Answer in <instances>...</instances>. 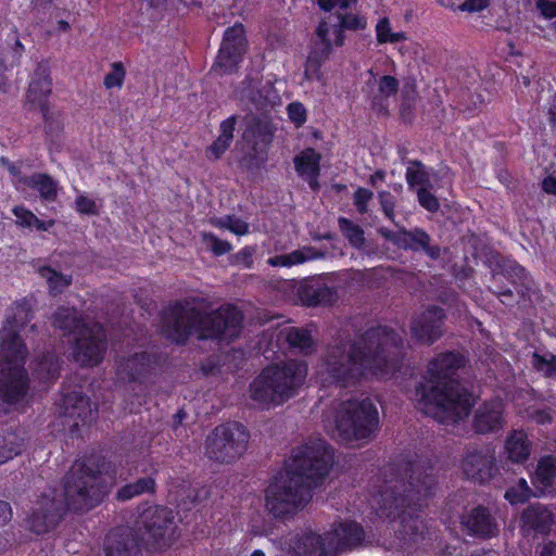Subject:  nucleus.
Here are the masks:
<instances>
[{"instance_id":"obj_1","label":"nucleus","mask_w":556,"mask_h":556,"mask_svg":"<svg viewBox=\"0 0 556 556\" xmlns=\"http://www.w3.org/2000/svg\"><path fill=\"white\" fill-rule=\"evenodd\" d=\"M115 465L100 450L74 462L62 479L63 498L43 493L26 518L27 529L38 535L53 531L67 513L84 514L109 496L104 475L115 473Z\"/></svg>"},{"instance_id":"obj_2","label":"nucleus","mask_w":556,"mask_h":556,"mask_svg":"<svg viewBox=\"0 0 556 556\" xmlns=\"http://www.w3.org/2000/svg\"><path fill=\"white\" fill-rule=\"evenodd\" d=\"M403 338L389 326L369 327L355 340L327 351L325 370L340 388L354 387L367 377L383 378L401 364Z\"/></svg>"},{"instance_id":"obj_3","label":"nucleus","mask_w":556,"mask_h":556,"mask_svg":"<svg viewBox=\"0 0 556 556\" xmlns=\"http://www.w3.org/2000/svg\"><path fill=\"white\" fill-rule=\"evenodd\" d=\"M334 462L333 447L317 439L293 451L285 473L276 475L265 490V508L275 519L293 517L313 497Z\"/></svg>"},{"instance_id":"obj_4","label":"nucleus","mask_w":556,"mask_h":556,"mask_svg":"<svg viewBox=\"0 0 556 556\" xmlns=\"http://www.w3.org/2000/svg\"><path fill=\"white\" fill-rule=\"evenodd\" d=\"M205 298L176 300L161 314V333L170 343L185 346L192 336L199 341L230 343L239 338L243 314L235 304H223L205 311L194 305L206 304Z\"/></svg>"},{"instance_id":"obj_5","label":"nucleus","mask_w":556,"mask_h":556,"mask_svg":"<svg viewBox=\"0 0 556 556\" xmlns=\"http://www.w3.org/2000/svg\"><path fill=\"white\" fill-rule=\"evenodd\" d=\"M465 357L455 351L437 354L427 366V377L415 386L419 408L440 424L465 420L476 404L472 393L455 379Z\"/></svg>"},{"instance_id":"obj_6","label":"nucleus","mask_w":556,"mask_h":556,"mask_svg":"<svg viewBox=\"0 0 556 556\" xmlns=\"http://www.w3.org/2000/svg\"><path fill=\"white\" fill-rule=\"evenodd\" d=\"M384 475L391 478L380 491L381 508L389 510V516L418 518L434 494L433 466L429 462L399 460L390 464Z\"/></svg>"},{"instance_id":"obj_7","label":"nucleus","mask_w":556,"mask_h":556,"mask_svg":"<svg viewBox=\"0 0 556 556\" xmlns=\"http://www.w3.org/2000/svg\"><path fill=\"white\" fill-rule=\"evenodd\" d=\"M306 376L307 365L303 362L289 359L268 365L250 383V396L263 408L281 405L296 394Z\"/></svg>"},{"instance_id":"obj_8","label":"nucleus","mask_w":556,"mask_h":556,"mask_svg":"<svg viewBox=\"0 0 556 556\" xmlns=\"http://www.w3.org/2000/svg\"><path fill=\"white\" fill-rule=\"evenodd\" d=\"M334 422L338 435L343 442L369 439L380 425L377 406L369 397L341 403Z\"/></svg>"},{"instance_id":"obj_9","label":"nucleus","mask_w":556,"mask_h":556,"mask_svg":"<svg viewBox=\"0 0 556 556\" xmlns=\"http://www.w3.org/2000/svg\"><path fill=\"white\" fill-rule=\"evenodd\" d=\"M168 364V355L159 349L134 352L122 357L116 366L118 379L139 386L155 384Z\"/></svg>"},{"instance_id":"obj_10","label":"nucleus","mask_w":556,"mask_h":556,"mask_svg":"<svg viewBox=\"0 0 556 556\" xmlns=\"http://www.w3.org/2000/svg\"><path fill=\"white\" fill-rule=\"evenodd\" d=\"M250 433L238 421H228L216 426L205 440L206 456L220 464H231L240 458L248 448Z\"/></svg>"},{"instance_id":"obj_11","label":"nucleus","mask_w":556,"mask_h":556,"mask_svg":"<svg viewBox=\"0 0 556 556\" xmlns=\"http://www.w3.org/2000/svg\"><path fill=\"white\" fill-rule=\"evenodd\" d=\"M140 529L147 546L154 552L169 548L179 533L173 510L163 505H150L139 515Z\"/></svg>"},{"instance_id":"obj_12","label":"nucleus","mask_w":556,"mask_h":556,"mask_svg":"<svg viewBox=\"0 0 556 556\" xmlns=\"http://www.w3.org/2000/svg\"><path fill=\"white\" fill-rule=\"evenodd\" d=\"M276 127L268 114L262 113L247 118L243 139L249 144V151L241 160L243 167L257 170L267 163Z\"/></svg>"},{"instance_id":"obj_13","label":"nucleus","mask_w":556,"mask_h":556,"mask_svg":"<svg viewBox=\"0 0 556 556\" xmlns=\"http://www.w3.org/2000/svg\"><path fill=\"white\" fill-rule=\"evenodd\" d=\"M108 351V334L101 324L84 325L71 344L72 359L83 368L100 365Z\"/></svg>"},{"instance_id":"obj_14","label":"nucleus","mask_w":556,"mask_h":556,"mask_svg":"<svg viewBox=\"0 0 556 556\" xmlns=\"http://www.w3.org/2000/svg\"><path fill=\"white\" fill-rule=\"evenodd\" d=\"M247 49L248 39L243 25L237 23L227 27L212 71L220 76L236 73L243 61Z\"/></svg>"},{"instance_id":"obj_15","label":"nucleus","mask_w":556,"mask_h":556,"mask_svg":"<svg viewBox=\"0 0 556 556\" xmlns=\"http://www.w3.org/2000/svg\"><path fill=\"white\" fill-rule=\"evenodd\" d=\"M491 290L505 306H515L528 296L527 270L516 262L509 264L501 273L492 275Z\"/></svg>"},{"instance_id":"obj_16","label":"nucleus","mask_w":556,"mask_h":556,"mask_svg":"<svg viewBox=\"0 0 556 556\" xmlns=\"http://www.w3.org/2000/svg\"><path fill=\"white\" fill-rule=\"evenodd\" d=\"M382 236L399 249L412 252H424L430 260L437 261L441 256L439 244H432L430 235L420 227L413 229L401 228L397 231H382Z\"/></svg>"},{"instance_id":"obj_17","label":"nucleus","mask_w":556,"mask_h":556,"mask_svg":"<svg viewBox=\"0 0 556 556\" xmlns=\"http://www.w3.org/2000/svg\"><path fill=\"white\" fill-rule=\"evenodd\" d=\"M459 523L467 535L480 540H489L500 533L495 515L482 504L464 510L459 516Z\"/></svg>"},{"instance_id":"obj_18","label":"nucleus","mask_w":556,"mask_h":556,"mask_svg":"<svg viewBox=\"0 0 556 556\" xmlns=\"http://www.w3.org/2000/svg\"><path fill=\"white\" fill-rule=\"evenodd\" d=\"M30 389V379L23 364L0 367V401L5 405L22 402Z\"/></svg>"},{"instance_id":"obj_19","label":"nucleus","mask_w":556,"mask_h":556,"mask_svg":"<svg viewBox=\"0 0 556 556\" xmlns=\"http://www.w3.org/2000/svg\"><path fill=\"white\" fill-rule=\"evenodd\" d=\"M462 470L470 481L479 484L489 482L496 472L494 451L469 447L462 459Z\"/></svg>"},{"instance_id":"obj_20","label":"nucleus","mask_w":556,"mask_h":556,"mask_svg":"<svg viewBox=\"0 0 556 556\" xmlns=\"http://www.w3.org/2000/svg\"><path fill=\"white\" fill-rule=\"evenodd\" d=\"M240 97L242 100L249 101L257 110L274 106L280 100L275 88V81L271 79L264 81L260 72L245 75L241 81Z\"/></svg>"},{"instance_id":"obj_21","label":"nucleus","mask_w":556,"mask_h":556,"mask_svg":"<svg viewBox=\"0 0 556 556\" xmlns=\"http://www.w3.org/2000/svg\"><path fill=\"white\" fill-rule=\"evenodd\" d=\"M52 90V79L48 62H39L30 77L26 93L27 102L37 106L45 121L49 119L50 105L49 96Z\"/></svg>"},{"instance_id":"obj_22","label":"nucleus","mask_w":556,"mask_h":556,"mask_svg":"<svg viewBox=\"0 0 556 556\" xmlns=\"http://www.w3.org/2000/svg\"><path fill=\"white\" fill-rule=\"evenodd\" d=\"M445 311L438 305L428 306L412 323V336L419 342L432 344L442 336V326L445 319Z\"/></svg>"},{"instance_id":"obj_23","label":"nucleus","mask_w":556,"mask_h":556,"mask_svg":"<svg viewBox=\"0 0 556 556\" xmlns=\"http://www.w3.org/2000/svg\"><path fill=\"white\" fill-rule=\"evenodd\" d=\"M59 413L72 420L68 425L72 431L79 426H86L91 421L92 416L90 399L79 391L67 392L59 403Z\"/></svg>"},{"instance_id":"obj_24","label":"nucleus","mask_w":556,"mask_h":556,"mask_svg":"<svg viewBox=\"0 0 556 556\" xmlns=\"http://www.w3.org/2000/svg\"><path fill=\"white\" fill-rule=\"evenodd\" d=\"M504 424V406L496 400L483 402L472 417V429L478 434L497 433Z\"/></svg>"},{"instance_id":"obj_25","label":"nucleus","mask_w":556,"mask_h":556,"mask_svg":"<svg viewBox=\"0 0 556 556\" xmlns=\"http://www.w3.org/2000/svg\"><path fill=\"white\" fill-rule=\"evenodd\" d=\"M554 523V515L540 503L529 505L520 515V531L522 535H547Z\"/></svg>"},{"instance_id":"obj_26","label":"nucleus","mask_w":556,"mask_h":556,"mask_svg":"<svg viewBox=\"0 0 556 556\" xmlns=\"http://www.w3.org/2000/svg\"><path fill=\"white\" fill-rule=\"evenodd\" d=\"M26 344L16 329H9L3 326L0 329V367L25 366Z\"/></svg>"},{"instance_id":"obj_27","label":"nucleus","mask_w":556,"mask_h":556,"mask_svg":"<svg viewBox=\"0 0 556 556\" xmlns=\"http://www.w3.org/2000/svg\"><path fill=\"white\" fill-rule=\"evenodd\" d=\"M321 154L314 148H305L293 157L295 173L307 182L312 191L320 189Z\"/></svg>"},{"instance_id":"obj_28","label":"nucleus","mask_w":556,"mask_h":556,"mask_svg":"<svg viewBox=\"0 0 556 556\" xmlns=\"http://www.w3.org/2000/svg\"><path fill=\"white\" fill-rule=\"evenodd\" d=\"M298 295L303 305L307 307L331 306L338 300L337 289L320 281L301 285L298 289Z\"/></svg>"},{"instance_id":"obj_29","label":"nucleus","mask_w":556,"mask_h":556,"mask_svg":"<svg viewBox=\"0 0 556 556\" xmlns=\"http://www.w3.org/2000/svg\"><path fill=\"white\" fill-rule=\"evenodd\" d=\"M105 556H142L138 538L128 530L112 532L104 546Z\"/></svg>"},{"instance_id":"obj_30","label":"nucleus","mask_w":556,"mask_h":556,"mask_svg":"<svg viewBox=\"0 0 556 556\" xmlns=\"http://www.w3.org/2000/svg\"><path fill=\"white\" fill-rule=\"evenodd\" d=\"M338 546L342 548H353L362 544L365 539V531L358 522L354 520L340 521L332 530Z\"/></svg>"},{"instance_id":"obj_31","label":"nucleus","mask_w":556,"mask_h":556,"mask_svg":"<svg viewBox=\"0 0 556 556\" xmlns=\"http://www.w3.org/2000/svg\"><path fill=\"white\" fill-rule=\"evenodd\" d=\"M532 448L528 434L523 430H513L506 438L505 451L510 462L523 464L528 460Z\"/></svg>"},{"instance_id":"obj_32","label":"nucleus","mask_w":556,"mask_h":556,"mask_svg":"<svg viewBox=\"0 0 556 556\" xmlns=\"http://www.w3.org/2000/svg\"><path fill=\"white\" fill-rule=\"evenodd\" d=\"M156 490L157 484L154 477H140L118 488L114 494V498L117 502H127L143 494L154 495Z\"/></svg>"},{"instance_id":"obj_33","label":"nucleus","mask_w":556,"mask_h":556,"mask_svg":"<svg viewBox=\"0 0 556 556\" xmlns=\"http://www.w3.org/2000/svg\"><path fill=\"white\" fill-rule=\"evenodd\" d=\"M333 51V47L314 45L311 51L308 52L305 68H304V78L306 80H317L320 81L324 77L321 67L329 60L331 53Z\"/></svg>"},{"instance_id":"obj_34","label":"nucleus","mask_w":556,"mask_h":556,"mask_svg":"<svg viewBox=\"0 0 556 556\" xmlns=\"http://www.w3.org/2000/svg\"><path fill=\"white\" fill-rule=\"evenodd\" d=\"M20 181L30 189L37 190L45 201H54L58 195V181L46 173H34L22 176Z\"/></svg>"},{"instance_id":"obj_35","label":"nucleus","mask_w":556,"mask_h":556,"mask_svg":"<svg viewBox=\"0 0 556 556\" xmlns=\"http://www.w3.org/2000/svg\"><path fill=\"white\" fill-rule=\"evenodd\" d=\"M556 478V457L554 455L542 456L531 476L533 486L540 492L545 491L554 484Z\"/></svg>"},{"instance_id":"obj_36","label":"nucleus","mask_w":556,"mask_h":556,"mask_svg":"<svg viewBox=\"0 0 556 556\" xmlns=\"http://www.w3.org/2000/svg\"><path fill=\"white\" fill-rule=\"evenodd\" d=\"M61 359L53 354H46L34 368V376L42 383H54L60 377Z\"/></svg>"},{"instance_id":"obj_37","label":"nucleus","mask_w":556,"mask_h":556,"mask_svg":"<svg viewBox=\"0 0 556 556\" xmlns=\"http://www.w3.org/2000/svg\"><path fill=\"white\" fill-rule=\"evenodd\" d=\"M33 317L34 313L30 303L28 300L23 299L13 304L3 326H7L9 329H16L20 332Z\"/></svg>"},{"instance_id":"obj_38","label":"nucleus","mask_w":556,"mask_h":556,"mask_svg":"<svg viewBox=\"0 0 556 556\" xmlns=\"http://www.w3.org/2000/svg\"><path fill=\"white\" fill-rule=\"evenodd\" d=\"M15 216V224L21 228L33 229L38 231H48L54 225V219L42 220L39 219L29 208L24 205H15L12 208Z\"/></svg>"},{"instance_id":"obj_39","label":"nucleus","mask_w":556,"mask_h":556,"mask_svg":"<svg viewBox=\"0 0 556 556\" xmlns=\"http://www.w3.org/2000/svg\"><path fill=\"white\" fill-rule=\"evenodd\" d=\"M52 323L55 328L75 334L87 325L76 309L68 307H59L53 314Z\"/></svg>"},{"instance_id":"obj_40","label":"nucleus","mask_w":556,"mask_h":556,"mask_svg":"<svg viewBox=\"0 0 556 556\" xmlns=\"http://www.w3.org/2000/svg\"><path fill=\"white\" fill-rule=\"evenodd\" d=\"M40 277L47 280L49 293L52 296L61 294L67 287L72 285V276L63 275L51 266L45 265L39 267Z\"/></svg>"},{"instance_id":"obj_41","label":"nucleus","mask_w":556,"mask_h":556,"mask_svg":"<svg viewBox=\"0 0 556 556\" xmlns=\"http://www.w3.org/2000/svg\"><path fill=\"white\" fill-rule=\"evenodd\" d=\"M405 172L406 182L409 188L433 187L430 180V173L426 165L419 160H408Z\"/></svg>"},{"instance_id":"obj_42","label":"nucleus","mask_w":556,"mask_h":556,"mask_svg":"<svg viewBox=\"0 0 556 556\" xmlns=\"http://www.w3.org/2000/svg\"><path fill=\"white\" fill-rule=\"evenodd\" d=\"M338 225L343 237L353 248L361 249L365 244L364 229L346 217H339Z\"/></svg>"},{"instance_id":"obj_43","label":"nucleus","mask_w":556,"mask_h":556,"mask_svg":"<svg viewBox=\"0 0 556 556\" xmlns=\"http://www.w3.org/2000/svg\"><path fill=\"white\" fill-rule=\"evenodd\" d=\"M532 495L533 492L528 485L527 480L520 478L515 485L505 491L504 497L509 504L517 505L528 502Z\"/></svg>"},{"instance_id":"obj_44","label":"nucleus","mask_w":556,"mask_h":556,"mask_svg":"<svg viewBox=\"0 0 556 556\" xmlns=\"http://www.w3.org/2000/svg\"><path fill=\"white\" fill-rule=\"evenodd\" d=\"M286 341L291 348L302 351L309 350L313 346L311 331L304 328L291 327L287 330Z\"/></svg>"},{"instance_id":"obj_45","label":"nucleus","mask_w":556,"mask_h":556,"mask_svg":"<svg viewBox=\"0 0 556 556\" xmlns=\"http://www.w3.org/2000/svg\"><path fill=\"white\" fill-rule=\"evenodd\" d=\"M126 78V67L122 61L111 63L110 71L103 78V86L110 90L113 88L121 89Z\"/></svg>"},{"instance_id":"obj_46","label":"nucleus","mask_w":556,"mask_h":556,"mask_svg":"<svg viewBox=\"0 0 556 556\" xmlns=\"http://www.w3.org/2000/svg\"><path fill=\"white\" fill-rule=\"evenodd\" d=\"M23 452V443L17 439L9 440L3 438L0 440V465L8 463Z\"/></svg>"},{"instance_id":"obj_47","label":"nucleus","mask_w":556,"mask_h":556,"mask_svg":"<svg viewBox=\"0 0 556 556\" xmlns=\"http://www.w3.org/2000/svg\"><path fill=\"white\" fill-rule=\"evenodd\" d=\"M533 367L544 374L545 377L556 378V355L551 354L549 358L539 353H533Z\"/></svg>"},{"instance_id":"obj_48","label":"nucleus","mask_w":556,"mask_h":556,"mask_svg":"<svg viewBox=\"0 0 556 556\" xmlns=\"http://www.w3.org/2000/svg\"><path fill=\"white\" fill-rule=\"evenodd\" d=\"M339 24L345 30H364L367 27V20L365 16L355 13H340L338 14Z\"/></svg>"},{"instance_id":"obj_49","label":"nucleus","mask_w":556,"mask_h":556,"mask_svg":"<svg viewBox=\"0 0 556 556\" xmlns=\"http://www.w3.org/2000/svg\"><path fill=\"white\" fill-rule=\"evenodd\" d=\"M203 241L210 247L215 256H223L232 250L230 242L219 239L213 232H204L202 235Z\"/></svg>"},{"instance_id":"obj_50","label":"nucleus","mask_w":556,"mask_h":556,"mask_svg":"<svg viewBox=\"0 0 556 556\" xmlns=\"http://www.w3.org/2000/svg\"><path fill=\"white\" fill-rule=\"evenodd\" d=\"M433 187L418 188L417 200L419 205L429 213H437L440 210V202L438 198L431 192Z\"/></svg>"},{"instance_id":"obj_51","label":"nucleus","mask_w":556,"mask_h":556,"mask_svg":"<svg viewBox=\"0 0 556 556\" xmlns=\"http://www.w3.org/2000/svg\"><path fill=\"white\" fill-rule=\"evenodd\" d=\"M400 83L396 77L383 75L378 80V92L381 97L390 98L399 91Z\"/></svg>"},{"instance_id":"obj_52","label":"nucleus","mask_w":556,"mask_h":556,"mask_svg":"<svg viewBox=\"0 0 556 556\" xmlns=\"http://www.w3.org/2000/svg\"><path fill=\"white\" fill-rule=\"evenodd\" d=\"M216 225L230 230L237 236H244L249 232L248 223L236 216H227L226 220H219Z\"/></svg>"},{"instance_id":"obj_53","label":"nucleus","mask_w":556,"mask_h":556,"mask_svg":"<svg viewBox=\"0 0 556 556\" xmlns=\"http://www.w3.org/2000/svg\"><path fill=\"white\" fill-rule=\"evenodd\" d=\"M374 192L367 188L358 187L353 195L354 205L359 214L368 212V203L372 199Z\"/></svg>"},{"instance_id":"obj_54","label":"nucleus","mask_w":556,"mask_h":556,"mask_svg":"<svg viewBox=\"0 0 556 556\" xmlns=\"http://www.w3.org/2000/svg\"><path fill=\"white\" fill-rule=\"evenodd\" d=\"M75 210L81 215L96 216L99 215V208L93 199H90L84 194L76 197Z\"/></svg>"},{"instance_id":"obj_55","label":"nucleus","mask_w":556,"mask_h":556,"mask_svg":"<svg viewBox=\"0 0 556 556\" xmlns=\"http://www.w3.org/2000/svg\"><path fill=\"white\" fill-rule=\"evenodd\" d=\"M379 203L381 206V211L383 212L384 216L391 220L394 222L395 214V198L390 191H380L378 193Z\"/></svg>"},{"instance_id":"obj_56","label":"nucleus","mask_w":556,"mask_h":556,"mask_svg":"<svg viewBox=\"0 0 556 556\" xmlns=\"http://www.w3.org/2000/svg\"><path fill=\"white\" fill-rule=\"evenodd\" d=\"M308 260H311V257L305 256L302 251L295 250L287 255L277 256L275 260H270V264L281 265V266H292V265L302 264Z\"/></svg>"},{"instance_id":"obj_57","label":"nucleus","mask_w":556,"mask_h":556,"mask_svg":"<svg viewBox=\"0 0 556 556\" xmlns=\"http://www.w3.org/2000/svg\"><path fill=\"white\" fill-rule=\"evenodd\" d=\"M290 121L296 126L301 127L307 119L305 106L301 102H291L287 108Z\"/></svg>"},{"instance_id":"obj_58","label":"nucleus","mask_w":556,"mask_h":556,"mask_svg":"<svg viewBox=\"0 0 556 556\" xmlns=\"http://www.w3.org/2000/svg\"><path fill=\"white\" fill-rule=\"evenodd\" d=\"M232 141L226 140L223 137H217L211 146L206 149V156L211 160H218L223 156V154L229 149Z\"/></svg>"},{"instance_id":"obj_59","label":"nucleus","mask_w":556,"mask_h":556,"mask_svg":"<svg viewBox=\"0 0 556 556\" xmlns=\"http://www.w3.org/2000/svg\"><path fill=\"white\" fill-rule=\"evenodd\" d=\"M392 36V29L390 20L382 17L376 24V39L379 45L389 43L390 37Z\"/></svg>"},{"instance_id":"obj_60","label":"nucleus","mask_w":556,"mask_h":556,"mask_svg":"<svg viewBox=\"0 0 556 556\" xmlns=\"http://www.w3.org/2000/svg\"><path fill=\"white\" fill-rule=\"evenodd\" d=\"M490 5V0H465L458 5V10L462 12H481Z\"/></svg>"},{"instance_id":"obj_61","label":"nucleus","mask_w":556,"mask_h":556,"mask_svg":"<svg viewBox=\"0 0 556 556\" xmlns=\"http://www.w3.org/2000/svg\"><path fill=\"white\" fill-rule=\"evenodd\" d=\"M535 8L547 20L556 17V2L552 0H535Z\"/></svg>"},{"instance_id":"obj_62","label":"nucleus","mask_w":556,"mask_h":556,"mask_svg":"<svg viewBox=\"0 0 556 556\" xmlns=\"http://www.w3.org/2000/svg\"><path fill=\"white\" fill-rule=\"evenodd\" d=\"M236 125H237V116L236 115H231L228 118L224 119L219 126V131H220L219 137H223L226 140L232 141Z\"/></svg>"},{"instance_id":"obj_63","label":"nucleus","mask_w":556,"mask_h":556,"mask_svg":"<svg viewBox=\"0 0 556 556\" xmlns=\"http://www.w3.org/2000/svg\"><path fill=\"white\" fill-rule=\"evenodd\" d=\"M301 545H303L304 548L309 546L313 551H317L323 548L324 543L319 534L309 531L302 536Z\"/></svg>"},{"instance_id":"obj_64","label":"nucleus","mask_w":556,"mask_h":556,"mask_svg":"<svg viewBox=\"0 0 556 556\" xmlns=\"http://www.w3.org/2000/svg\"><path fill=\"white\" fill-rule=\"evenodd\" d=\"M315 33L319 38L318 45L333 47V43L329 38V25L326 21H320L318 23Z\"/></svg>"}]
</instances>
